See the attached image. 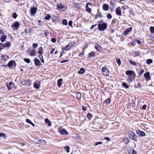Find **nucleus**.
I'll use <instances>...</instances> for the list:
<instances>
[{"label":"nucleus","mask_w":154,"mask_h":154,"mask_svg":"<svg viewBox=\"0 0 154 154\" xmlns=\"http://www.w3.org/2000/svg\"><path fill=\"white\" fill-rule=\"evenodd\" d=\"M49 31L48 30H45L44 31V34L46 37L49 34Z\"/></svg>","instance_id":"43"},{"label":"nucleus","mask_w":154,"mask_h":154,"mask_svg":"<svg viewBox=\"0 0 154 154\" xmlns=\"http://www.w3.org/2000/svg\"><path fill=\"white\" fill-rule=\"evenodd\" d=\"M87 117L89 120H90L92 118V115L91 113H88L87 115Z\"/></svg>","instance_id":"31"},{"label":"nucleus","mask_w":154,"mask_h":154,"mask_svg":"<svg viewBox=\"0 0 154 154\" xmlns=\"http://www.w3.org/2000/svg\"><path fill=\"white\" fill-rule=\"evenodd\" d=\"M34 62L36 66H39L41 65L40 62L37 58L34 59Z\"/></svg>","instance_id":"14"},{"label":"nucleus","mask_w":154,"mask_h":154,"mask_svg":"<svg viewBox=\"0 0 154 154\" xmlns=\"http://www.w3.org/2000/svg\"><path fill=\"white\" fill-rule=\"evenodd\" d=\"M75 44L74 42H69L65 47L63 48H62V50L65 51H67L69 49L71 48V47Z\"/></svg>","instance_id":"4"},{"label":"nucleus","mask_w":154,"mask_h":154,"mask_svg":"<svg viewBox=\"0 0 154 154\" xmlns=\"http://www.w3.org/2000/svg\"><path fill=\"white\" fill-rule=\"evenodd\" d=\"M126 74L128 75L131 76L133 79H134L135 78L136 75L134 72L132 70H128L126 71Z\"/></svg>","instance_id":"3"},{"label":"nucleus","mask_w":154,"mask_h":154,"mask_svg":"<svg viewBox=\"0 0 154 154\" xmlns=\"http://www.w3.org/2000/svg\"><path fill=\"white\" fill-rule=\"evenodd\" d=\"M129 61L130 64L133 65L135 66L137 64L134 61H132L131 59L129 60Z\"/></svg>","instance_id":"34"},{"label":"nucleus","mask_w":154,"mask_h":154,"mask_svg":"<svg viewBox=\"0 0 154 154\" xmlns=\"http://www.w3.org/2000/svg\"><path fill=\"white\" fill-rule=\"evenodd\" d=\"M62 23L63 25H66L67 24V21L66 19H63L62 20Z\"/></svg>","instance_id":"45"},{"label":"nucleus","mask_w":154,"mask_h":154,"mask_svg":"<svg viewBox=\"0 0 154 154\" xmlns=\"http://www.w3.org/2000/svg\"><path fill=\"white\" fill-rule=\"evenodd\" d=\"M45 122L46 123L48 124V125L49 126L51 125V122L49 121L47 118H46L45 119Z\"/></svg>","instance_id":"28"},{"label":"nucleus","mask_w":154,"mask_h":154,"mask_svg":"<svg viewBox=\"0 0 154 154\" xmlns=\"http://www.w3.org/2000/svg\"><path fill=\"white\" fill-rule=\"evenodd\" d=\"M5 46L4 47H8L10 46L11 45V43L9 42H6L5 44H4Z\"/></svg>","instance_id":"40"},{"label":"nucleus","mask_w":154,"mask_h":154,"mask_svg":"<svg viewBox=\"0 0 154 154\" xmlns=\"http://www.w3.org/2000/svg\"><path fill=\"white\" fill-rule=\"evenodd\" d=\"M81 94L80 93L77 92L76 94V97L77 99H80L81 98Z\"/></svg>","instance_id":"30"},{"label":"nucleus","mask_w":154,"mask_h":154,"mask_svg":"<svg viewBox=\"0 0 154 154\" xmlns=\"http://www.w3.org/2000/svg\"><path fill=\"white\" fill-rule=\"evenodd\" d=\"M122 86L126 88H129V86L127 85L125 82H123L122 84Z\"/></svg>","instance_id":"36"},{"label":"nucleus","mask_w":154,"mask_h":154,"mask_svg":"<svg viewBox=\"0 0 154 154\" xmlns=\"http://www.w3.org/2000/svg\"><path fill=\"white\" fill-rule=\"evenodd\" d=\"M137 133L138 135L140 136H145V133L143 131L138 130L137 131Z\"/></svg>","instance_id":"15"},{"label":"nucleus","mask_w":154,"mask_h":154,"mask_svg":"<svg viewBox=\"0 0 154 154\" xmlns=\"http://www.w3.org/2000/svg\"><path fill=\"white\" fill-rule=\"evenodd\" d=\"M116 62L117 63L119 66H120L121 64V61L120 59H116Z\"/></svg>","instance_id":"46"},{"label":"nucleus","mask_w":154,"mask_h":154,"mask_svg":"<svg viewBox=\"0 0 154 154\" xmlns=\"http://www.w3.org/2000/svg\"><path fill=\"white\" fill-rule=\"evenodd\" d=\"M103 9L105 11H108L109 9V5L107 4H104L103 5Z\"/></svg>","instance_id":"17"},{"label":"nucleus","mask_w":154,"mask_h":154,"mask_svg":"<svg viewBox=\"0 0 154 154\" xmlns=\"http://www.w3.org/2000/svg\"><path fill=\"white\" fill-rule=\"evenodd\" d=\"M101 71L103 74L105 76H108L109 75L108 70L104 67H103L101 69Z\"/></svg>","instance_id":"6"},{"label":"nucleus","mask_w":154,"mask_h":154,"mask_svg":"<svg viewBox=\"0 0 154 154\" xmlns=\"http://www.w3.org/2000/svg\"><path fill=\"white\" fill-rule=\"evenodd\" d=\"M111 100L110 98H108L106 99L105 101V102L107 104H109L110 103Z\"/></svg>","instance_id":"47"},{"label":"nucleus","mask_w":154,"mask_h":154,"mask_svg":"<svg viewBox=\"0 0 154 154\" xmlns=\"http://www.w3.org/2000/svg\"><path fill=\"white\" fill-rule=\"evenodd\" d=\"M1 60H2L5 61L6 60V59L5 58V56H2L1 57Z\"/></svg>","instance_id":"53"},{"label":"nucleus","mask_w":154,"mask_h":154,"mask_svg":"<svg viewBox=\"0 0 154 154\" xmlns=\"http://www.w3.org/2000/svg\"><path fill=\"white\" fill-rule=\"evenodd\" d=\"M14 62V60L10 61L8 63V65L9 67L12 66L13 64V62Z\"/></svg>","instance_id":"29"},{"label":"nucleus","mask_w":154,"mask_h":154,"mask_svg":"<svg viewBox=\"0 0 154 154\" xmlns=\"http://www.w3.org/2000/svg\"><path fill=\"white\" fill-rule=\"evenodd\" d=\"M144 70L143 69H141L139 73V74L140 75H141L144 72Z\"/></svg>","instance_id":"51"},{"label":"nucleus","mask_w":154,"mask_h":154,"mask_svg":"<svg viewBox=\"0 0 154 154\" xmlns=\"http://www.w3.org/2000/svg\"><path fill=\"white\" fill-rule=\"evenodd\" d=\"M34 87L36 89H38L40 87V84L39 83L35 82L34 84Z\"/></svg>","instance_id":"24"},{"label":"nucleus","mask_w":154,"mask_h":154,"mask_svg":"<svg viewBox=\"0 0 154 154\" xmlns=\"http://www.w3.org/2000/svg\"><path fill=\"white\" fill-rule=\"evenodd\" d=\"M134 79H133V78H131L130 77H128L127 79V81H128L129 82H132L133 80Z\"/></svg>","instance_id":"35"},{"label":"nucleus","mask_w":154,"mask_h":154,"mask_svg":"<svg viewBox=\"0 0 154 154\" xmlns=\"http://www.w3.org/2000/svg\"><path fill=\"white\" fill-rule=\"evenodd\" d=\"M51 17V16L49 14H47V16L45 17V19L46 20H49Z\"/></svg>","instance_id":"38"},{"label":"nucleus","mask_w":154,"mask_h":154,"mask_svg":"<svg viewBox=\"0 0 154 154\" xmlns=\"http://www.w3.org/2000/svg\"><path fill=\"white\" fill-rule=\"evenodd\" d=\"M6 36L4 35H2L0 38L1 41L2 42H4L6 39Z\"/></svg>","instance_id":"23"},{"label":"nucleus","mask_w":154,"mask_h":154,"mask_svg":"<svg viewBox=\"0 0 154 154\" xmlns=\"http://www.w3.org/2000/svg\"><path fill=\"white\" fill-rule=\"evenodd\" d=\"M116 13L118 16H121L122 15L121 9L120 7H118L116 9Z\"/></svg>","instance_id":"9"},{"label":"nucleus","mask_w":154,"mask_h":154,"mask_svg":"<svg viewBox=\"0 0 154 154\" xmlns=\"http://www.w3.org/2000/svg\"><path fill=\"white\" fill-rule=\"evenodd\" d=\"M101 13L99 11H98L97 15H96L95 18H97L98 17H101Z\"/></svg>","instance_id":"33"},{"label":"nucleus","mask_w":154,"mask_h":154,"mask_svg":"<svg viewBox=\"0 0 154 154\" xmlns=\"http://www.w3.org/2000/svg\"><path fill=\"white\" fill-rule=\"evenodd\" d=\"M23 60L25 62H26L28 63H29L30 62V60L29 59L25 58H24Z\"/></svg>","instance_id":"41"},{"label":"nucleus","mask_w":154,"mask_h":154,"mask_svg":"<svg viewBox=\"0 0 154 154\" xmlns=\"http://www.w3.org/2000/svg\"><path fill=\"white\" fill-rule=\"evenodd\" d=\"M150 30L151 33H154V27L153 26H150Z\"/></svg>","instance_id":"37"},{"label":"nucleus","mask_w":154,"mask_h":154,"mask_svg":"<svg viewBox=\"0 0 154 154\" xmlns=\"http://www.w3.org/2000/svg\"><path fill=\"white\" fill-rule=\"evenodd\" d=\"M135 42L138 44H141L142 43L141 42L138 40H136Z\"/></svg>","instance_id":"58"},{"label":"nucleus","mask_w":154,"mask_h":154,"mask_svg":"<svg viewBox=\"0 0 154 154\" xmlns=\"http://www.w3.org/2000/svg\"><path fill=\"white\" fill-rule=\"evenodd\" d=\"M68 61H69V60L68 59L66 60H62L61 61V63H64L68 62Z\"/></svg>","instance_id":"59"},{"label":"nucleus","mask_w":154,"mask_h":154,"mask_svg":"<svg viewBox=\"0 0 154 154\" xmlns=\"http://www.w3.org/2000/svg\"><path fill=\"white\" fill-rule=\"evenodd\" d=\"M30 55L32 56H35L36 55V52L35 50L34 49L32 50L30 52Z\"/></svg>","instance_id":"19"},{"label":"nucleus","mask_w":154,"mask_h":154,"mask_svg":"<svg viewBox=\"0 0 154 154\" xmlns=\"http://www.w3.org/2000/svg\"><path fill=\"white\" fill-rule=\"evenodd\" d=\"M146 105H144L142 106V109L145 110L146 109Z\"/></svg>","instance_id":"61"},{"label":"nucleus","mask_w":154,"mask_h":154,"mask_svg":"<svg viewBox=\"0 0 154 154\" xmlns=\"http://www.w3.org/2000/svg\"><path fill=\"white\" fill-rule=\"evenodd\" d=\"M135 87L137 88H138L141 87V84L139 82L137 83V85H135Z\"/></svg>","instance_id":"48"},{"label":"nucleus","mask_w":154,"mask_h":154,"mask_svg":"<svg viewBox=\"0 0 154 154\" xmlns=\"http://www.w3.org/2000/svg\"><path fill=\"white\" fill-rule=\"evenodd\" d=\"M57 9L61 11H64L66 9L65 6L61 3L57 4Z\"/></svg>","instance_id":"5"},{"label":"nucleus","mask_w":154,"mask_h":154,"mask_svg":"<svg viewBox=\"0 0 154 154\" xmlns=\"http://www.w3.org/2000/svg\"><path fill=\"white\" fill-rule=\"evenodd\" d=\"M106 16H107V18L108 19H111L112 18V17L111 15V14L110 13L108 14Z\"/></svg>","instance_id":"52"},{"label":"nucleus","mask_w":154,"mask_h":154,"mask_svg":"<svg viewBox=\"0 0 154 154\" xmlns=\"http://www.w3.org/2000/svg\"><path fill=\"white\" fill-rule=\"evenodd\" d=\"M17 16V15L16 13H14L12 15V17L14 19H16Z\"/></svg>","instance_id":"49"},{"label":"nucleus","mask_w":154,"mask_h":154,"mask_svg":"<svg viewBox=\"0 0 154 154\" xmlns=\"http://www.w3.org/2000/svg\"><path fill=\"white\" fill-rule=\"evenodd\" d=\"M129 154H137V152L136 151L133 149L129 151Z\"/></svg>","instance_id":"26"},{"label":"nucleus","mask_w":154,"mask_h":154,"mask_svg":"<svg viewBox=\"0 0 154 154\" xmlns=\"http://www.w3.org/2000/svg\"><path fill=\"white\" fill-rule=\"evenodd\" d=\"M128 137L132 139L134 141H137V136L135 135V133L131 131H129L128 133Z\"/></svg>","instance_id":"1"},{"label":"nucleus","mask_w":154,"mask_h":154,"mask_svg":"<svg viewBox=\"0 0 154 154\" xmlns=\"http://www.w3.org/2000/svg\"><path fill=\"white\" fill-rule=\"evenodd\" d=\"M104 139L108 141H109L110 140V138L109 137H105V138H104Z\"/></svg>","instance_id":"63"},{"label":"nucleus","mask_w":154,"mask_h":154,"mask_svg":"<svg viewBox=\"0 0 154 154\" xmlns=\"http://www.w3.org/2000/svg\"><path fill=\"white\" fill-rule=\"evenodd\" d=\"M43 49L42 47L40 46L39 48V51H38V53L39 54L42 55L43 54Z\"/></svg>","instance_id":"21"},{"label":"nucleus","mask_w":154,"mask_h":154,"mask_svg":"<svg viewBox=\"0 0 154 154\" xmlns=\"http://www.w3.org/2000/svg\"><path fill=\"white\" fill-rule=\"evenodd\" d=\"M144 77L145 78V79L147 81H149L150 80V76L149 72H146L144 74Z\"/></svg>","instance_id":"10"},{"label":"nucleus","mask_w":154,"mask_h":154,"mask_svg":"<svg viewBox=\"0 0 154 154\" xmlns=\"http://www.w3.org/2000/svg\"><path fill=\"white\" fill-rule=\"evenodd\" d=\"M5 134L3 133H0V137H4V138H5Z\"/></svg>","instance_id":"54"},{"label":"nucleus","mask_w":154,"mask_h":154,"mask_svg":"<svg viewBox=\"0 0 154 154\" xmlns=\"http://www.w3.org/2000/svg\"><path fill=\"white\" fill-rule=\"evenodd\" d=\"M85 71V70L83 68H81L79 71H78V73L79 74H83L84 73Z\"/></svg>","instance_id":"20"},{"label":"nucleus","mask_w":154,"mask_h":154,"mask_svg":"<svg viewBox=\"0 0 154 154\" xmlns=\"http://www.w3.org/2000/svg\"><path fill=\"white\" fill-rule=\"evenodd\" d=\"M37 9L35 7L32 8L30 9V13L32 15H34L36 13Z\"/></svg>","instance_id":"12"},{"label":"nucleus","mask_w":154,"mask_h":154,"mask_svg":"<svg viewBox=\"0 0 154 154\" xmlns=\"http://www.w3.org/2000/svg\"><path fill=\"white\" fill-rule=\"evenodd\" d=\"M0 45L1 46L0 47L1 48H2V49H3L4 48H5V47H4V44H3L2 43H0Z\"/></svg>","instance_id":"50"},{"label":"nucleus","mask_w":154,"mask_h":154,"mask_svg":"<svg viewBox=\"0 0 154 154\" xmlns=\"http://www.w3.org/2000/svg\"><path fill=\"white\" fill-rule=\"evenodd\" d=\"M31 82L32 81L31 80L28 79L27 80H24L22 81L21 83L23 85H29L31 84Z\"/></svg>","instance_id":"8"},{"label":"nucleus","mask_w":154,"mask_h":154,"mask_svg":"<svg viewBox=\"0 0 154 154\" xmlns=\"http://www.w3.org/2000/svg\"><path fill=\"white\" fill-rule=\"evenodd\" d=\"M95 48L97 51H100L101 48V46L98 44L96 43L95 44Z\"/></svg>","instance_id":"18"},{"label":"nucleus","mask_w":154,"mask_h":154,"mask_svg":"<svg viewBox=\"0 0 154 154\" xmlns=\"http://www.w3.org/2000/svg\"><path fill=\"white\" fill-rule=\"evenodd\" d=\"M107 26V23H100L98 25V29L100 31H103L106 29Z\"/></svg>","instance_id":"2"},{"label":"nucleus","mask_w":154,"mask_h":154,"mask_svg":"<svg viewBox=\"0 0 154 154\" xmlns=\"http://www.w3.org/2000/svg\"><path fill=\"white\" fill-rule=\"evenodd\" d=\"M84 54V53L83 52H81L79 54V56H80V57H82V56Z\"/></svg>","instance_id":"64"},{"label":"nucleus","mask_w":154,"mask_h":154,"mask_svg":"<svg viewBox=\"0 0 154 154\" xmlns=\"http://www.w3.org/2000/svg\"><path fill=\"white\" fill-rule=\"evenodd\" d=\"M38 45L35 43H33L32 45V47L33 48H35L37 47Z\"/></svg>","instance_id":"57"},{"label":"nucleus","mask_w":154,"mask_h":154,"mask_svg":"<svg viewBox=\"0 0 154 154\" xmlns=\"http://www.w3.org/2000/svg\"><path fill=\"white\" fill-rule=\"evenodd\" d=\"M72 22L71 20H70L69 21V22L68 23V25L70 26H72Z\"/></svg>","instance_id":"60"},{"label":"nucleus","mask_w":154,"mask_h":154,"mask_svg":"<svg viewBox=\"0 0 154 154\" xmlns=\"http://www.w3.org/2000/svg\"><path fill=\"white\" fill-rule=\"evenodd\" d=\"M26 122L29 124H31L32 126H34L35 124L33 123L29 119H26Z\"/></svg>","instance_id":"25"},{"label":"nucleus","mask_w":154,"mask_h":154,"mask_svg":"<svg viewBox=\"0 0 154 154\" xmlns=\"http://www.w3.org/2000/svg\"><path fill=\"white\" fill-rule=\"evenodd\" d=\"M102 143V142H97L95 143L94 144V146H97L99 144H101Z\"/></svg>","instance_id":"55"},{"label":"nucleus","mask_w":154,"mask_h":154,"mask_svg":"<svg viewBox=\"0 0 154 154\" xmlns=\"http://www.w3.org/2000/svg\"><path fill=\"white\" fill-rule=\"evenodd\" d=\"M89 57L90 58V57H94L95 56V54L94 52H91L88 54Z\"/></svg>","instance_id":"39"},{"label":"nucleus","mask_w":154,"mask_h":154,"mask_svg":"<svg viewBox=\"0 0 154 154\" xmlns=\"http://www.w3.org/2000/svg\"><path fill=\"white\" fill-rule=\"evenodd\" d=\"M64 148L66 149V151L67 153L69 152L70 147L68 146H65Z\"/></svg>","instance_id":"42"},{"label":"nucleus","mask_w":154,"mask_h":154,"mask_svg":"<svg viewBox=\"0 0 154 154\" xmlns=\"http://www.w3.org/2000/svg\"><path fill=\"white\" fill-rule=\"evenodd\" d=\"M20 24L18 22H15L11 26L14 30H17Z\"/></svg>","instance_id":"7"},{"label":"nucleus","mask_w":154,"mask_h":154,"mask_svg":"<svg viewBox=\"0 0 154 154\" xmlns=\"http://www.w3.org/2000/svg\"><path fill=\"white\" fill-rule=\"evenodd\" d=\"M56 39L54 38H53L51 39V42L53 43H55L56 42Z\"/></svg>","instance_id":"56"},{"label":"nucleus","mask_w":154,"mask_h":154,"mask_svg":"<svg viewBox=\"0 0 154 154\" xmlns=\"http://www.w3.org/2000/svg\"><path fill=\"white\" fill-rule=\"evenodd\" d=\"M60 132L62 135H67L68 134V132L64 129H62Z\"/></svg>","instance_id":"16"},{"label":"nucleus","mask_w":154,"mask_h":154,"mask_svg":"<svg viewBox=\"0 0 154 154\" xmlns=\"http://www.w3.org/2000/svg\"><path fill=\"white\" fill-rule=\"evenodd\" d=\"M152 59H147L146 61V63L148 65H149L152 63Z\"/></svg>","instance_id":"32"},{"label":"nucleus","mask_w":154,"mask_h":154,"mask_svg":"<svg viewBox=\"0 0 154 154\" xmlns=\"http://www.w3.org/2000/svg\"><path fill=\"white\" fill-rule=\"evenodd\" d=\"M124 142L125 144H127L129 142V140L128 139L125 138L124 139Z\"/></svg>","instance_id":"44"},{"label":"nucleus","mask_w":154,"mask_h":154,"mask_svg":"<svg viewBox=\"0 0 154 154\" xmlns=\"http://www.w3.org/2000/svg\"><path fill=\"white\" fill-rule=\"evenodd\" d=\"M82 109L84 111H85L87 110V108L85 107L84 106H83L82 107Z\"/></svg>","instance_id":"62"},{"label":"nucleus","mask_w":154,"mask_h":154,"mask_svg":"<svg viewBox=\"0 0 154 154\" xmlns=\"http://www.w3.org/2000/svg\"><path fill=\"white\" fill-rule=\"evenodd\" d=\"M62 79H59L58 80V81L57 82V84L58 85V86L60 87L61 85L62 84Z\"/></svg>","instance_id":"22"},{"label":"nucleus","mask_w":154,"mask_h":154,"mask_svg":"<svg viewBox=\"0 0 154 154\" xmlns=\"http://www.w3.org/2000/svg\"><path fill=\"white\" fill-rule=\"evenodd\" d=\"M132 29V28L130 27L126 30H125L124 32V35H127Z\"/></svg>","instance_id":"13"},{"label":"nucleus","mask_w":154,"mask_h":154,"mask_svg":"<svg viewBox=\"0 0 154 154\" xmlns=\"http://www.w3.org/2000/svg\"><path fill=\"white\" fill-rule=\"evenodd\" d=\"M88 5H89L90 6H91V3H87L86 5V11L87 12L90 13L91 12V9L89 8L88 6Z\"/></svg>","instance_id":"11"},{"label":"nucleus","mask_w":154,"mask_h":154,"mask_svg":"<svg viewBox=\"0 0 154 154\" xmlns=\"http://www.w3.org/2000/svg\"><path fill=\"white\" fill-rule=\"evenodd\" d=\"M116 3V1L114 0H111L110 1V4L111 6H112V8H113L114 6V5Z\"/></svg>","instance_id":"27"}]
</instances>
